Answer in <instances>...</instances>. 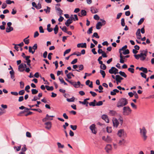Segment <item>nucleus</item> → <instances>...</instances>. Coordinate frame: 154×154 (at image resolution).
<instances>
[{"label":"nucleus","instance_id":"obj_38","mask_svg":"<svg viewBox=\"0 0 154 154\" xmlns=\"http://www.w3.org/2000/svg\"><path fill=\"white\" fill-rule=\"evenodd\" d=\"M92 38L95 37L96 38H99V36L98 35L97 32H94L92 36Z\"/></svg>","mask_w":154,"mask_h":154},{"label":"nucleus","instance_id":"obj_64","mask_svg":"<svg viewBox=\"0 0 154 154\" xmlns=\"http://www.w3.org/2000/svg\"><path fill=\"white\" fill-rule=\"evenodd\" d=\"M140 74L141 75V76L143 78H144L145 79L146 78V74H145V73H144L143 72H141Z\"/></svg>","mask_w":154,"mask_h":154},{"label":"nucleus","instance_id":"obj_61","mask_svg":"<svg viewBox=\"0 0 154 154\" xmlns=\"http://www.w3.org/2000/svg\"><path fill=\"white\" fill-rule=\"evenodd\" d=\"M30 88V86L29 85H27L25 88V90L27 92H29V91L28 90Z\"/></svg>","mask_w":154,"mask_h":154},{"label":"nucleus","instance_id":"obj_54","mask_svg":"<svg viewBox=\"0 0 154 154\" xmlns=\"http://www.w3.org/2000/svg\"><path fill=\"white\" fill-rule=\"evenodd\" d=\"M103 103L101 101H100L98 102L96 104V106H100L103 105Z\"/></svg>","mask_w":154,"mask_h":154},{"label":"nucleus","instance_id":"obj_35","mask_svg":"<svg viewBox=\"0 0 154 154\" xmlns=\"http://www.w3.org/2000/svg\"><path fill=\"white\" fill-rule=\"evenodd\" d=\"M129 53V51L128 49H126L122 52V54H123L124 55H126L127 54H128Z\"/></svg>","mask_w":154,"mask_h":154},{"label":"nucleus","instance_id":"obj_6","mask_svg":"<svg viewBox=\"0 0 154 154\" xmlns=\"http://www.w3.org/2000/svg\"><path fill=\"white\" fill-rule=\"evenodd\" d=\"M118 70L115 67H112L111 69H109V72L110 74H116L119 73Z\"/></svg>","mask_w":154,"mask_h":154},{"label":"nucleus","instance_id":"obj_42","mask_svg":"<svg viewBox=\"0 0 154 154\" xmlns=\"http://www.w3.org/2000/svg\"><path fill=\"white\" fill-rule=\"evenodd\" d=\"M23 41L25 43L26 45H28L29 42V40L27 39V38H25L23 40Z\"/></svg>","mask_w":154,"mask_h":154},{"label":"nucleus","instance_id":"obj_33","mask_svg":"<svg viewBox=\"0 0 154 154\" xmlns=\"http://www.w3.org/2000/svg\"><path fill=\"white\" fill-rule=\"evenodd\" d=\"M48 117H49L48 115V114H47L46 116V117L45 118L43 119H42V121L43 122H45V121L46 120H52L53 119H50V118H48Z\"/></svg>","mask_w":154,"mask_h":154},{"label":"nucleus","instance_id":"obj_49","mask_svg":"<svg viewBox=\"0 0 154 154\" xmlns=\"http://www.w3.org/2000/svg\"><path fill=\"white\" fill-rule=\"evenodd\" d=\"M20 88L21 89L23 88H24V82H23L21 81L20 82Z\"/></svg>","mask_w":154,"mask_h":154},{"label":"nucleus","instance_id":"obj_22","mask_svg":"<svg viewBox=\"0 0 154 154\" xmlns=\"http://www.w3.org/2000/svg\"><path fill=\"white\" fill-rule=\"evenodd\" d=\"M111 146L110 144H108L105 147V149L107 152H109L111 150Z\"/></svg>","mask_w":154,"mask_h":154},{"label":"nucleus","instance_id":"obj_60","mask_svg":"<svg viewBox=\"0 0 154 154\" xmlns=\"http://www.w3.org/2000/svg\"><path fill=\"white\" fill-rule=\"evenodd\" d=\"M128 70L132 73H134V69L133 68H128Z\"/></svg>","mask_w":154,"mask_h":154},{"label":"nucleus","instance_id":"obj_13","mask_svg":"<svg viewBox=\"0 0 154 154\" xmlns=\"http://www.w3.org/2000/svg\"><path fill=\"white\" fill-rule=\"evenodd\" d=\"M77 47L79 48H86V44L85 43H79L77 44Z\"/></svg>","mask_w":154,"mask_h":154},{"label":"nucleus","instance_id":"obj_27","mask_svg":"<svg viewBox=\"0 0 154 154\" xmlns=\"http://www.w3.org/2000/svg\"><path fill=\"white\" fill-rule=\"evenodd\" d=\"M54 33L55 34H56L58 31V27L57 25H56L54 29Z\"/></svg>","mask_w":154,"mask_h":154},{"label":"nucleus","instance_id":"obj_9","mask_svg":"<svg viewBox=\"0 0 154 154\" xmlns=\"http://www.w3.org/2000/svg\"><path fill=\"white\" fill-rule=\"evenodd\" d=\"M102 139L103 140L106 141L107 143H110L111 142L112 139L109 136H107L106 137L103 136L102 137Z\"/></svg>","mask_w":154,"mask_h":154},{"label":"nucleus","instance_id":"obj_51","mask_svg":"<svg viewBox=\"0 0 154 154\" xmlns=\"http://www.w3.org/2000/svg\"><path fill=\"white\" fill-rule=\"evenodd\" d=\"M121 24L122 26H124L125 25V19L123 18L122 19Z\"/></svg>","mask_w":154,"mask_h":154},{"label":"nucleus","instance_id":"obj_46","mask_svg":"<svg viewBox=\"0 0 154 154\" xmlns=\"http://www.w3.org/2000/svg\"><path fill=\"white\" fill-rule=\"evenodd\" d=\"M70 127L73 130H76L77 128V126L76 125H70Z\"/></svg>","mask_w":154,"mask_h":154},{"label":"nucleus","instance_id":"obj_12","mask_svg":"<svg viewBox=\"0 0 154 154\" xmlns=\"http://www.w3.org/2000/svg\"><path fill=\"white\" fill-rule=\"evenodd\" d=\"M30 58V56H26V57L25 58L26 60V62L27 63V65L30 67H31V64L30 63L31 62V60L29 59Z\"/></svg>","mask_w":154,"mask_h":154},{"label":"nucleus","instance_id":"obj_57","mask_svg":"<svg viewBox=\"0 0 154 154\" xmlns=\"http://www.w3.org/2000/svg\"><path fill=\"white\" fill-rule=\"evenodd\" d=\"M39 32L40 33H43L44 32V31L43 29V27L42 26H40L39 27Z\"/></svg>","mask_w":154,"mask_h":154},{"label":"nucleus","instance_id":"obj_19","mask_svg":"<svg viewBox=\"0 0 154 154\" xmlns=\"http://www.w3.org/2000/svg\"><path fill=\"white\" fill-rule=\"evenodd\" d=\"M103 25V24H102L101 22H98L96 25V28L97 29H100L101 26Z\"/></svg>","mask_w":154,"mask_h":154},{"label":"nucleus","instance_id":"obj_18","mask_svg":"<svg viewBox=\"0 0 154 154\" xmlns=\"http://www.w3.org/2000/svg\"><path fill=\"white\" fill-rule=\"evenodd\" d=\"M124 130L123 129H121L118 132V135L119 137H121L123 135H124Z\"/></svg>","mask_w":154,"mask_h":154},{"label":"nucleus","instance_id":"obj_17","mask_svg":"<svg viewBox=\"0 0 154 154\" xmlns=\"http://www.w3.org/2000/svg\"><path fill=\"white\" fill-rule=\"evenodd\" d=\"M18 69V70L20 72H22L25 70L23 65V63H21L19 66Z\"/></svg>","mask_w":154,"mask_h":154},{"label":"nucleus","instance_id":"obj_4","mask_svg":"<svg viewBox=\"0 0 154 154\" xmlns=\"http://www.w3.org/2000/svg\"><path fill=\"white\" fill-rule=\"evenodd\" d=\"M132 110L128 106H124L122 109L123 115L125 116H128L130 115L132 112Z\"/></svg>","mask_w":154,"mask_h":154},{"label":"nucleus","instance_id":"obj_29","mask_svg":"<svg viewBox=\"0 0 154 154\" xmlns=\"http://www.w3.org/2000/svg\"><path fill=\"white\" fill-rule=\"evenodd\" d=\"M45 87L46 88V89L48 91H52L54 89L53 87V86L50 87L48 85H46Z\"/></svg>","mask_w":154,"mask_h":154},{"label":"nucleus","instance_id":"obj_63","mask_svg":"<svg viewBox=\"0 0 154 154\" xmlns=\"http://www.w3.org/2000/svg\"><path fill=\"white\" fill-rule=\"evenodd\" d=\"M77 62V59H75L71 62V63L72 64H73L76 63Z\"/></svg>","mask_w":154,"mask_h":154},{"label":"nucleus","instance_id":"obj_48","mask_svg":"<svg viewBox=\"0 0 154 154\" xmlns=\"http://www.w3.org/2000/svg\"><path fill=\"white\" fill-rule=\"evenodd\" d=\"M6 3L7 4H11V3H14V1H11L10 0H7L6 1Z\"/></svg>","mask_w":154,"mask_h":154},{"label":"nucleus","instance_id":"obj_47","mask_svg":"<svg viewBox=\"0 0 154 154\" xmlns=\"http://www.w3.org/2000/svg\"><path fill=\"white\" fill-rule=\"evenodd\" d=\"M106 130L107 132L108 133H110L112 132V129L110 127H107L106 128Z\"/></svg>","mask_w":154,"mask_h":154},{"label":"nucleus","instance_id":"obj_34","mask_svg":"<svg viewBox=\"0 0 154 154\" xmlns=\"http://www.w3.org/2000/svg\"><path fill=\"white\" fill-rule=\"evenodd\" d=\"M125 143V141L124 139H123L122 140H120L119 142V144L120 145H122L124 144Z\"/></svg>","mask_w":154,"mask_h":154},{"label":"nucleus","instance_id":"obj_58","mask_svg":"<svg viewBox=\"0 0 154 154\" xmlns=\"http://www.w3.org/2000/svg\"><path fill=\"white\" fill-rule=\"evenodd\" d=\"M94 18L96 20H98L100 19L99 17L97 14L95 15L94 17Z\"/></svg>","mask_w":154,"mask_h":154},{"label":"nucleus","instance_id":"obj_44","mask_svg":"<svg viewBox=\"0 0 154 154\" xmlns=\"http://www.w3.org/2000/svg\"><path fill=\"white\" fill-rule=\"evenodd\" d=\"M81 14L82 15L85 16L86 15V11L84 10H82L81 11Z\"/></svg>","mask_w":154,"mask_h":154},{"label":"nucleus","instance_id":"obj_14","mask_svg":"<svg viewBox=\"0 0 154 154\" xmlns=\"http://www.w3.org/2000/svg\"><path fill=\"white\" fill-rule=\"evenodd\" d=\"M45 125H46L45 128L49 130L50 129L51 127V122H48L45 123Z\"/></svg>","mask_w":154,"mask_h":154},{"label":"nucleus","instance_id":"obj_43","mask_svg":"<svg viewBox=\"0 0 154 154\" xmlns=\"http://www.w3.org/2000/svg\"><path fill=\"white\" fill-rule=\"evenodd\" d=\"M30 110H33V111H37L39 112L40 113H41L42 112V111L39 109H30Z\"/></svg>","mask_w":154,"mask_h":154},{"label":"nucleus","instance_id":"obj_5","mask_svg":"<svg viewBox=\"0 0 154 154\" xmlns=\"http://www.w3.org/2000/svg\"><path fill=\"white\" fill-rule=\"evenodd\" d=\"M119 56L120 57V62L122 63H124L125 60H127L126 58H128L130 57L129 55H127L125 56H123L122 54V52H121L119 53Z\"/></svg>","mask_w":154,"mask_h":154},{"label":"nucleus","instance_id":"obj_10","mask_svg":"<svg viewBox=\"0 0 154 154\" xmlns=\"http://www.w3.org/2000/svg\"><path fill=\"white\" fill-rule=\"evenodd\" d=\"M74 19V17H70L66 21L65 23V24L66 26H68L69 25L72 23V20Z\"/></svg>","mask_w":154,"mask_h":154},{"label":"nucleus","instance_id":"obj_41","mask_svg":"<svg viewBox=\"0 0 154 154\" xmlns=\"http://www.w3.org/2000/svg\"><path fill=\"white\" fill-rule=\"evenodd\" d=\"M29 52L31 53L32 54H33L35 52V51H32V48L31 47L29 46Z\"/></svg>","mask_w":154,"mask_h":154},{"label":"nucleus","instance_id":"obj_26","mask_svg":"<svg viewBox=\"0 0 154 154\" xmlns=\"http://www.w3.org/2000/svg\"><path fill=\"white\" fill-rule=\"evenodd\" d=\"M79 103H81L83 105H85L86 106H88V102L86 101L85 100H84V101L82 102L81 101H79Z\"/></svg>","mask_w":154,"mask_h":154},{"label":"nucleus","instance_id":"obj_32","mask_svg":"<svg viewBox=\"0 0 154 154\" xmlns=\"http://www.w3.org/2000/svg\"><path fill=\"white\" fill-rule=\"evenodd\" d=\"M127 46L126 45H125L124 46H123V47H122L119 50V53H120L122 52V51H124L127 48Z\"/></svg>","mask_w":154,"mask_h":154},{"label":"nucleus","instance_id":"obj_59","mask_svg":"<svg viewBox=\"0 0 154 154\" xmlns=\"http://www.w3.org/2000/svg\"><path fill=\"white\" fill-rule=\"evenodd\" d=\"M5 111L4 109H2L1 108H0V116L2 115L3 114L5 113Z\"/></svg>","mask_w":154,"mask_h":154},{"label":"nucleus","instance_id":"obj_56","mask_svg":"<svg viewBox=\"0 0 154 154\" xmlns=\"http://www.w3.org/2000/svg\"><path fill=\"white\" fill-rule=\"evenodd\" d=\"M26 135L27 137L29 138H30L32 137L31 133L28 131L26 132Z\"/></svg>","mask_w":154,"mask_h":154},{"label":"nucleus","instance_id":"obj_15","mask_svg":"<svg viewBox=\"0 0 154 154\" xmlns=\"http://www.w3.org/2000/svg\"><path fill=\"white\" fill-rule=\"evenodd\" d=\"M116 81L117 82H119V83L121 82V81L123 79V78L119 75H116Z\"/></svg>","mask_w":154,"mask_h":154},{"label":"nucleus","instance_id":"obj_21","mask_svg":"<svg viewBox=\"0 0 154 154\" xmlns=\"http://www.w3.org/2000/svg\"><path fill=\"white\" fill-rule=\"evenodd\" d=\"M73 85L75 88H77L79 87L80 85V82L79 81H78L77 83L76 82H74Z\"/></svg>","mask_w":154,"mask_h":154},{"label":"nucleus","instance_id":"obj_36","mask_svg":"<svg viewBox=\"0 0 154 154\" xmlns=\"http://www.w3.org/2000/svg\"><path fill=\"white\" fill-rule=\"evenodd\" d=\"M51 8L50 7L47 6V9H44V11H45L46 13H49L50 12V10Z\"/></svg>","mask_w":154,"mask_h":154},{"label":"nucleus","instance_id":"obj_62","mask_svg":"<svg viewBox=\"0 0 154 154\" xmlns=\"http://www.w3.org/2000/svg\"><path fill=\"white\" fill-rule=\"evenodd\" d=\"M25 92V91L24 90H22L19 91V94L20 95H23L24 94Z\"/></svg>","mask_w":154,"mask_h":154},{"label":"nucleus","instance_id":"obj_55","mask_svg":"<svg viewBox=\"0 0 154 154\" xmlns=\"http://www.w3.org/2000/svg\"><path fill=\"white\" fill-rule=\"evenodd\" d=\"M92 27H91L89 28L87 31V33L88 34H90L92 33Z\"/></svg>","mask_w":154,"mask_h":154},{"label":"nucleus","instance_id":"obj_16","mask_svg":"<svg viewBox=\"0 0 154 154\" xmlns=\"http://www.w3.org/2000/svg\"><path fill=\"white\" fill-rule=\"evenodd\" d=\"M102 118L107 123H108L109 122V121L108 117V116L106 115H103L102 116Z\"/></svg>","mask_w":154,"mask_h":154},{"label":"nucleus","instance_id":"obj_53","mask_svg":"<svg viewBox=\"0 0 154 154\" xmlns=\"http://www.w3.org/2000/svg\"><path fill=\"white\" fill-rule=\"evenodd\" d=\"M70 49H69L66 50L64 53L63 56H65L66 54L69 53L70 52Z\"/></svg>","mask_w":154,"mask_h":154},{"label":"nucleus","instance_id":"obj_11","mask_svg":"<svg viewBox=\"0 0 154 154\" xmlns=\"http://www.w3.org/2000/svg\"><path fill=\"white\" fill-rule=\"evenodd\" d=\"M136 35L137 36V38L138 39H141V36L140 34V29H138L136 32Z\"/></svg>","mask_w":154,"mask_h":154},{"label":"nucleus","instance_id":"obj_8","mask_svg":"<svg viewBox=\"0 0 154 154\" xmlns=\"http://www.w3.org/2000/svg\"><path fill=\"white\" fill-rule=\"evenodd\" d=\"M113 126L116 128L118 127L119 124L118 120L116 118H113L112 119Z\"/></svg>","mask_w":154,"mask_h":154},{"label":"nucleus","instance_id":"obj_2","mask_svg":"<svg viewBox=\"0 0 154 154\" xmlns=\"http://www.w3.org/2000/svg\"><path fill=\"white\" fill-rule=\"evenodd\" d=\"M128 103V100L125 98H121L117 102V106L118 108H120L126 106Z\"/></svg>","mask_w":154,"mask_h":154},{"label":"nucleus","instance_id":"obj_31","mask_svg":"<svg viewBox=\"0 0 154 154\" xmlns=\"http://www.w3.org/2000/svg\"><path fill=\"white\" fill-rule=\"evenodd\" d=\"M32 93L33 94H36L38 91L36 89H32L31 90Z\"/></svg>","mask_w":154,"mask_h":154},{"label":"nucleus","instance_id":"obj_45","mask_svg":"<svg viewBox=\"0 0 154 154\" xmlns=\"http://www.w3.org/2000/svg\"><path fill=\"white\" fill-rule=\"evenodd\" d=\"M27 149L26 147V146L25 145H23V147L21 149V152H25L26 151Z\"/></svg>","mask_w":154,"mask_h":154},{"label":"nucleus","instance_id":"obj_52","mask_svg":"<svg viewBox=\"0 0 154 154\" xmlns=\"http://www.w3.org/2000/svg\"><path fill=\"white\" fill-rule=\"evenodd\" d=\"M106 66L104 64H103L102 65H101L100 66V68L101 69H103V70H105L106 69Z\"/></svg>","mask_w":154,"mask_h":154},{"label":"nucleus","instance_id":"obj_23","mask_svg":"<svg viewBox=\"0 0 154 154\" xmlns=\"http://www.w3.org/2000/svg\"><path fill=\"white\" fill-rule=\"evenodd\" d=\"M55 8L56 10L59 12L60 15H61L63 14V11L61 10L59 7H56Z\"/></svg>","mask_w":154,"mask_h":154},{"label":"nucleus","instance_id":"obj_25","mask_svg":"<svg viewBox=\"0 0 154 154\" xmlns=\"http://www.w3.org/2000/svg\"><path fill=\"white\" fill-rule=\"evenodd\" d=\"M78 67L79 68V69L75 70L77 72H80V71L84 69V66L83 65H80L78 66Z\"/></svg>","mask_w":154,"mask_h":154},{"label":"nucleus","instance_id":"obj_1","mask_svg":"<svg viewBox=\"0 0 154 154\" xmlns=\"http://www.w3.org/2000/svg\"><path fill=\"white\" fill-rule=\"evenodd\" d=\"M141 53L140 54H134V56L135 58L138 60L140 58V60L142 61L144 60L146 58L147 54V50L146 49L145 50L140 51Z\"/></svg>","mask_w":154,"mask_h":154},{"label":"nucleus","instance_id":"obj_40","mask_svg":"<svg viewBox=\"0 0 154 154\" xmlns=\"http://www.w3.org/2000/svg\"><path fill=\"white\" fill-rule=\"evenodd\" d=\"M57 145L59 148H63L64 147V146L63 145H62L61 143L59 142H57Z\"/></svg>","mask_w":154,"mask_h":154},{"label":"nucleus","instance_id":"obj_50","mask_svg":"<svg viewBox=\"0 0 154 154\" xmlns=\"http://www.w3.org/2000/svg\"><path fill=\"white\" fill-rule=\"evenodd\" d=\"M144 18H141L140 21H139V22L138 23V25H141L143 22L144 20Z\"/></svg>","mask_w":154,"mask_h":154},{"label":"nucleus","instance_id":"obj_3","mask_svg":"<svg viewBox=\"0 0 154 154\" xmlns=\"http://www.w3.org/2000/svg\"><path fill=\"white\" fill-rule=\"evenodd\" d=\"M140 134L141 136L143 138L144 140H146L147 136L146 135L147 131L144 127L140 128Z\"/></svg>","mask_w":154,"mask_h":154},{"label":"nucleus","instance_id":"obj_37","mask_svg":"<svg viewBox=\"0 0 154 154\" xmlns=\"http://www.w3.org/2000/svg\"><path fill=\"white\" fill-rule=\"evenodd\" d=\"M75 98L73 97L71 98H67V101L68 102H73L74 101Z\"/></svg>","mask_w":154,"mask_h":154},{"label":"nucleus","instance_id":"obj_7","mask_svg":"<svg viewBox=\"0 0 154 154\" xmlns=\"http://www.w3.org/2000/svg\"><path fill=\"white\" fill-rule=\"evenodd\" d=\"M89 128L92 133L95 134H96L97 131L96 129L95 125L94 124H93L91 125L89 127Z\"/></svg>","mask_w":154,"mask_h":154},{"label":"nucleus","instance_id":"obj_24","mask_svg":"<svg viewBox=\"0 0 154 154\" xmlns=\"http://www.w3.org/2000/svg\"><path fill=\"white\" fill-rule=\"evenodd\" d=\"M13 30V28L11 26L8 27L6 29V32H9Z\"/></svg>","mask_w":154,"mask_h":154},{"label":"nucleus","instance_id":"obj_39","mask_svg":"<svg viewBox=\"0 0 154 154\" xmlns=\"http://www.w3.org/2000/svg\"><path fill=\"white\" fill-rule=\"evenodd\" d=\"M100 72L101 74L102 75L103 77V78H104L106 75V74L105 71L103 70H100Z\"/></svg>","mask_w":154,"mask_h":154},{"label":"nucleus","instance_id":"obj_28","mask_svg":"<svg viewBox=\"0 0 154 154\" xmlns=\"http://www.w3.org/2000/svg\"><path fill=\"white\" fill-rule=\"evenodd\" d=\"M117 113L115 111L111 110L110 111L109 113V115L111 116H114Z\"/></svg>","mask_w":154,"mask_h":154},{"label":"nucleus","instance_id":"obj_20","mask_svg":"<svg viewBox=\"0 0 154 154\" xmlns=\"http://www.w3.org/2000/svg\"><path fill=\"white\" fill-rule=\"evenodd\" d=\"M91 11L93 14L97 13L98 12V10L96 8L93 7L91 8Z\"/></svg>","mask_w":154,"mask_h":154},{"label":"nucleus","instance_id":"obj_30","mask_svg":"<svg viewBox=\"0 0 154 154\" xmlns=\"http://www.w3.org/2000/svg\"><path fill=\"white\" fill-rule=\"evenodd\" d=\"M119 73L120 74V75H121V76L124 77L125 78H126L127 76V75L125 74V72H123L120 71L119 72Z\"/></svg>","mask_w":154,"mask_h":154}]
</instances>
